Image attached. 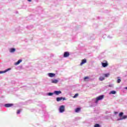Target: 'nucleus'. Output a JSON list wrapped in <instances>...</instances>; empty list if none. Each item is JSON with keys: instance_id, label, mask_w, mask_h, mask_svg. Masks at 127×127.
<instances>
[{"instance_id": "nucleus-1", "label": "nucleus", "mask_w": 127, "mask_h": 127, "mask_svg": "<svg viewBox=\"0 0 127 127\" xmlns=\"http://www.w3.org/2000/svg\"><path fill=\"white\" fill-rule=\"evenodd\" d=\"M105 96L104 95H100L98 97H97L96 98H95V104H98L99 102V101H102L103 99H104Z\"/></svg>"}, {"instance_id": "nucleus-2", "label": "nucleus", "mask_w": 127, "mask_h": 127, "mask_svg": "<svg viewBox=\"0 0 127 127\" xmlns=\"http://www.w3.org/2000/svg\"><path fill=\"white\" fill-rule=\"evenodd\" d=\"M101 65L102 67L106 68L109 66V63L107 61H103V62L101 63Z\"/></svg>"}, {"instance_id": "nucleus-3", "label": "nucleus", "mask_w": 127, "mask_h": 127, "mask_svg": "<svg viewBox=\"0 0 127 127\" xmlns=\"http://www.w3.org/2000/svg\"><path fill=\"white\" fill-rule=\"evenodd\" d=\"M60 113H64L65 112V106L62 105L59 109Z\"/></svg>"}, {"instance_id": "nucleus-4", "label": "nucleus", "mask_w": 127, "mask_h": 127, "mask_svg": "<svg viewBox=\"0 0 127 127\" xmlns=\"http://www.w3.org/2000/svg\"><path fill=\"white\" fill-rule=\"evenodd\" d=\"M51 83L53 84H58V83L59 82V78L56 79V78H53L51 80Z\"/></svg>"}, {"instance_id": "nucleus-5", "label": "nucleus", "mask_w": 127, "mask_h": 127, "mask_svg": "<svg viewBox=\"0 0 127 127\" xmlns=\"http://www.w3.org/2000/svg\"><path fill=\"white\" fill-rule=\"evenodd\" d=\"M69 56H70V53L69 52H64V53L63 57H64V58H67V57H69Z\"/></svg>"}, {"instance_id": "nucleus-6", "label": "nucleus", "mask_w": 127, "mask_h": 127, "mask_svg": "<svg viewBox=\"0 0 127 127\" xmlns=\"http://www.w3.org/2000/svg\"><path fill=\"white\" fill-rule=\"evenodd\" d=\"M48 76H49L50 78H54L56 76V74L53 73H48Z\"/></svg>"}, {"instance_id": "nucleus-7", "label": "nucleus", "mask_w": 127, "mask_h": 127, "mask_svg": "<svg viewBox=\"0 0 127 127\" xmlns=\"http://www.w3.org/2000/svg\"><path fill=\"white\" fill-rule=\"evenodd\" d=\"M65 101L66 100V98L65 97H57V102H60V101Z\"/></svg>"}, {"instance_id": "nucleus-8", "label": "nucleus", "mask_w": 127, "mask_h": 127, "mask_svg": "<svg viewBox=\"0 0 127 127\" xmlns=\"http://www.w3.org/2000/svg\"><path fill=\"white\" fill-rule=\"evenodd\" d=\"M87 63V59H84L83 60H81V62L80 63V66H83V65H84V64Z\"/></svg>"}, {"instance_id": "nucleus-9", "label": "nucleus", "mask_w": 127, "mask_h": 127, "mask_svg": "<svg viewBox=\"0 0 127 127\" xmlns=\"http://www.w3.org/2000/svg\"><path fill=\"white\" fill-rule=\"evenodd\" d=\"M12 106H13V104L11 103L5 104L4 105L5 108H10V107H12Z\"/></svg>"}, {"instance_id": "nucleus-10", "label": "nucleus", "mask_w": 127, "mask_h": 127, "mask_svg": "<svg viewBox=\"0 0 127 127\" xmlns=\"http://www.w3.org/2000/svg\"><path fill=\"white\" fill-rule=\"evenodd\" d=\"M54 94L57 96H58L59 95H60V94H62V92L61 91H55L54 92Z\"/></svg>"}, {"instance_id": "nucleus-11", "label": "nucleus", "mask_w": 127, "mask_h": 127, "mask_svg": "<svg viewBox=\"0 0 127 127\" xmlns=\"http://www.w3.org/2000/svg\"><path fill=\"white\" fill-rule=\"evenodd\" d=\"M15 48H11L10 49H9V52H10V53H14V52H15Z\"/></svg>"}, {"instance_id": "nucleus-12", "label": "nucleus", "mask_w": 127, "mask_h": 127, "mask_svg": "<svg viewBox=\"0 0 127 127\" xmlns=\"http://www.w3.org/2000/svg\"><path fill=\"white\" fill-rule=\"evenodd\" d=\"M9 70H10V68H7L4 71H0V74H3V73H6V72L9 71Z\"/></svg>"}, {"instance_id": "nucleus-13", "label": "nucleus", "mask_w": 127, "mask_h": 127, "mask_svg": "<svg viewBox=\"0 0 127 127\" xmlns=\"http://www.w3.org/2000/svg\"><path fill=\"white\" fill-rule=\"evenodd\" d=\"M127 116H124L123 117L120 118V119H118V121H122V120H125L127 119Z\"/></svg>"}, {"instance_id": "nucleus-14", "label": "nucleus", "mask_w": 127, "mask_h": 127, "mask_svg": "<svg viewBox=\"0 0 127 127\" xmlns=\"http://www.w3.org/2000/svg\"><path fill=\"white\" fill-rule=\"evenodd\" d=\"M21 62H22V60H21V59L19 60L16 62V65H19V64H20V63H21Z\"/></svg>"}, {"instance_id": "nucleus-15", "label": "nucleus", "mask_w": 127, "mask_h": 127, "mask_svg": "<svg viewBox=\"0 0 127 127\" xmlns=\"http://www.w3.org/2000/svg\"><path fill=\"white\" fill-rule=\"evenodd\" d=\"M112 94L113 95H116L117 94V91L115 90H112L110 92V94Z\"/></svg>"}, {"instance_id": "nucleus-16", "label": "nucleus", "mask_w": 127, "mask_h": 127, "mask_svg": "<svg viewBox=\"0 0 127 127\" xmlns=\"http://www.w3.org/2000/svg\"><path fill=\"white\" fill-rule=\"evenodd\" d=\"M99 80H100V81H104V80H105V77H104V76H100L99 77Z\"/></svg>"}, {"instance_id": "nucleus-17", "label": "nucleus", "mask_w": 127, "mask_h": 127, "mask_svg": "<svg viewBox=\"0 0 127 127\" xmlns=\"http://www.w3.org/2000/svg\"><path fill=\"white\" fill-rule=\"evenodd\" d=\"M53 95H54V93L49 92L47 93V96H52Z\"/></svg>"}, {"instance_id": "nucleus-18", "label": "nucleus", "mask_w": 127, "mask_h": 127, "mask_svg": "<svg viewBox=\"0 0 127 127\" xmlns=\"http://www.w3.org/2000/svg\"><path fill=\"white\" fill-rule=\"evenodd\" d=\"M80 108H76L75 110V113H79V112L80 111Z\"/></svg>"}, {"instance_id": "nucleus-19", "label": "nucleus", "mask_w": 127, "mask_h": 127, "mask_svg": "<svg viewBox=\"0 0 127 127\" xmlns=\"http://www.w3.org/2000/svg\"><path fill=\"white\" fill-rule=\"evenodd\" d=\"M78 96H79V94L76 93V94H75L74 95V96L73 97V98L74 99H75V98H77V97H78Z\"/></svg>"}, {"instance_id": "nucleus-20", "label": "nucleus", "mask_w": 127, "mask_h": 127, "mask_svg": "<svg viewBox=\"0 0 127 127\" xmlns=\"http://www.w3.org/2000/svg\"><path fill=\"white\" fill-rule=\"evenodd\" d=\"M90 79V77L89 76H85L84 78V81H87V79Z\"/></svg>"}, {"instance_id": "nucleus-21", "label": "nucleus", "mask_w": 127, "mask_h": 127, "mask_svg": "<svg viewBox=\"0 0 127 127\" xmlns=\"http://www.w3.org/2000/svg\"><path fill=\"white\" fill-rule=\"evenodd\" d=\"M105 77H106V78H108V77H109V76H110V73H106L104 74Z\"/></svg>"}, {"instance_id": "nucleus-22", "label": "nucleus", "mask_w": 127, "mask_h": 127, "mask_svg": "<svg viewBox=\"0 0 127 127\" xmlns=\"http://www.w3.org/2000/svg\"><path fill=\"white\" fill-rule=\"evenodd\" d=\"M94 127H101V126L98 124H96L94 125Z\"/></svg>"}, {"instance_id": "nucleus-23", "label": "nucleus", "mask_w": 127, "mask_h": 127, "mask_svg": "<svg viewBox=\"0 0 127 127\" xmlns=\"http://www.w3.org/2000/svg\"><path fill=\"white\" fill-rule=\"evenodd\" d=\"M117 79H118L117 80V83H120L122 81L121 79H120V77H117Z\"/></svg>"}, {"instance_id": "nucleus-24", "label": "nucleus", "mask_w": 127, "mask_h": 127, "mask_svg": "<svg viewBox=\"0 0 127 127\" xmlns=\"http://www.w3.org/2000/svg\"><path fill=\"white\" fill-rule=\"evenodd\" d=\"M108 87H110V88H114V84H110L109 85H108Z\"/></svg>"}, {"instance_id": "nucleus-25", "label": "nucleus", "mask_w": 127, "mask_h": 127, "mask_svg": "<svg viewBox=\"0 0 127 127\" xmlns=\"http://www.w3.org/2000/svg\"><path fill=\"white\" fill-rule=\"evenodd\" d=\"M21 112V110H18L17 111V114L18 115V114H20Z\"/></svg>"}, {"instance_id": "nucleus-26", "label": "nucleus", "mask_w": 127, "mask_h": 127, "mask_svg": "<svg viewBox=\"0 0 127 127\" xmlns=\"http://www.w3.org/2000/svg\"><path fill=\"white\" fill-rule=\"evenodd\" d=\"M123 115H124V113L123 112H121L120 114H119V117H122L123 116Z\"/></svg>"}, {"instance_id": "nucleus-27", "label": "nucleus", "mask_w": 127, "mask_h": 127, "mask_svg": "<svg viewBox=\"0 0 127 127\" xmlns=\"http://www.w3.org/2000/svg\"><path fill=\"white\" fill-rule=\"evenodd\" d=\"M108 38H110V39L113 38V37L112 36H108Z\"/></svg>"}, {"instance_id": "nucleus-28", "label": "nucleus", "mask_w": 127, "mask_h": 127, "mask_svg": "<svg viewBox=\"0 0 127 127\" xmlns=\"http://www.w3.org/2000/svg\"><path fill=\"white\" fill-rule=\"evenodd\" d=\"M28 2H31L32 1V0H27Z\"/></svg>"}, {"instance_id": "nucleus-29", "label": "nucleus", "mask_w": 127, "mask_h": 127, "mask_svg": "<svg viewBox=\"0 0 127 127\" xmlns=\"http://www.w3.org/2000/svg\"><path fill=\"white\" fill-rule=\"evenodd\" d=\"M124 89H125V90H127V87H125V88H124Z\"/></svg>"}, {"instance_id": "nucleus-30", "label": "nucleus", "mask_w": 127, "mask_h": 127, "mask_svg": "<svg viewBox=\"0 0 127 127\" xmlns=\"http://www.w3.org/2000/svg\"><path fill=\"white\" fill-rule=\"evenodd\" d=\"M14 64H15V65H16V63H14Z\"/></svg>"}, {"instance_id": "nucleus-31", "label": "nucleus", "mask_w": 127, "mask_h": 127, "mask_svg": "<svg viewBox=\"0 0 127 127\" xmlns=\"http://www.w3.org/2000/svg\"><path fill=\"white\" fill-rule=\"evenodd\" d=\"M20 68H22V65H21V66H20Z\"/></svg>"}, {"instance_id": "nucleus-32", "label": "nucleus", "mask_w": 127, "mask_h": 127, "mask_svg": "<svg viewBox=\"0 0 127 127\" xmlns=\"http://www.w3.org/2000/svg\"><path fill=\"white\" fill-rule=\"evenodd\" d=\"M115 114H118V112H115Z\"/></svg>"}]
</instances>
